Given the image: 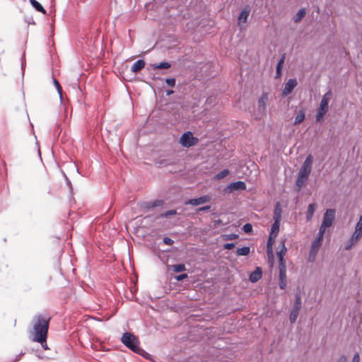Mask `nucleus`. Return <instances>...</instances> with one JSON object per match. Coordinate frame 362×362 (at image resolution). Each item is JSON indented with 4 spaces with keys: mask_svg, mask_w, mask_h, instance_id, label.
Segmentation results:
<instances>
[{
    "mask_svg": "<svg viewBox=\"0 0 362 362\" xmlns=\"http://www.w3.org/2000/svg\"><path fill=\"white\" fill-rule=\"evenodd\" d=\"M360 361V356L358 353H356L354 355V357L351 360V362H359Z\"/></svg>",
    "mask_w": 362,
    "mask_h": 362,
    "instance_id": "40",
    "label": "nucleus"
},
{
    "mask_svg": "<svg viewBox=\"0 0 362 362\" xmlns=\"http://www.w3.org/2000/svg\"><path fill=\"white\" fill-rule=\"evenodd\" d=\"M276 238V236L269 235V239L267 241V253H268L269 256L270 254H271V255H272V246L275 243Z\"/></svg>",
    "mask_w": 362,
    "mask_h": 362,
    "instance_id": "20",
    "label": "nucleus"
},
{
    "mask_svg": "<svg viewBox=\"0 0 362 362\" xmlns=\"http://www.w3.org/2000/svg\"><path fill=\"white\" fill-rule=\"evenodd\" d=\"M262 277V269L259 267H257L256 269L252 272L249 277L251 282L255 283L259 280Z\"/></svg>",
    "mask_w": 362,
    "mask_h": 362,
    "instance_id": "15",
    "label": "nucleus"
},
{
    "mask_svg": "<svg viewBox=\"0 0 362 362\" xmlns=\"http://www.w3.org/2000/svg\"><path fill=\"white\" fill-rule=\"evenodd\" d=\"M312 164L313 156L311 155H309L306 157L303 165H301L298 175H301L302 177H305L308 178L312 170Z\"/></svg>",
    "mask_w": 362,
    "mask_h": 362,
    "instance_id": "5",
    "label": "nucleus"
},
{
    "mask_svg": "<svg viewBox=\"0 0 362 362\" xmlns=\"http://www.w3.org/2000/svg\"><path fill=\"white\" fill-rule=\"evenodd\" d=\"M250 13V8L249 6H245L242 10L238 18V24L242 28L243 24L246 23L248 16Z\"/></svg>",
    "mask_w": 362,
    "mask_h": 362,
    "instance_id": "9",
    "label": "nucleus"
},
{
    "mask_svg": "<svg viewBox=\"0 0 362 362\" xmlns=\"http://www.w3.org/2000/svg\"><path fill=\"white\" fill-rule=\"evenodd\" d=\"M235 247V245L233 243H226L223 245V247L226 250H231Z\"/></svg>",
    "mask_w": 362,
    "mask_h": 362,
    "instance_id": "41",
    "label": "nucleus"
},
{
    "mask_svg": "<svg viewBox=\"0 0 362 362\" xmlns=\"http://www.w3.org/2000/svg\"><path fill=\"white\" fill-rule=\"evenodd\" d=\"M179 142L183 147L189 148L196 145L198 139L193 136L191 132H187L180 136Z\"/></svg>",
    "mask_w": 362,
    "mask_h": 362,
    "instance_id": "4",
    "label": "nucleus"
},
{
    "mask_svg": "<svg viewBox=\"0 0 362 362\" xmlns=\"http://www.w3.org/2000/svg\"><path fill=\"white\" fill-rule=\"evenodd\" d=\"M332 97L331 90L326 93L322 98L320 107L316 114V121L320 122L329 110V103Z\"/></svg>",
    "mask_w": 362,
    "mask_h": 362,
    "instance_id": "2",
    "label": "nucleus"
},
{
    "mask_svg": "<svg viewBox=\"0 0 362 362\" xmlns=\"http://www.w3.org/2000/svg\"><path fill=\"white\" fill-rule=\"evenodd\" d=\"M163 243H164L165 245H173V244L174 241H173L171 238H168V237H165V238H163Z\"/></svg>",
    "mask_w": 362,
    "mask_h": 362,
    "instance_id": "39",
    "label": "nucleus"
},
{
    "mask_svg": "<svg viewBox=\"0 0 362 362\" xmlns=\"http://www.w3.org/2000/svg\"><path fill=\"white\" fill-rule=\"evenodd\" d=\"M173 272L178 273L181 272H184L186 269V267L185 264H174L171 266Z\"/></svg>",
    "mask_w": 362,
    "mask_h": 362,
    "instance_id": "27",
    "label": "nucleus"
},
{
    "mask_svg": "<svg viewBox=\"0 0 362 362\" xmlns=\"http://www.w3.org/2000/svg\"><path fill=\"white\" fill-rule=\"evenodd\" d=\"M285 239L281 241L280 245L278 247V250L276 252V255L279 259V265H286V262L284 258L287 251V249L285 246Z\"/></svg>",
    "mask_w": 362,
    "mask_h": 362,
    "instance_id": "6",
    "label": "nucleus"
},
{
    "mask_svg": "<svg viewBox=\"0 0 362 362\" xmlns=\"http://www.w3.org/2000/svg\"><path fill=\"white\" fill-rule=\"evenodd\" d=\"M316 210V204H310L308 206V211L306 213V220L308 221H310L313 218V216Z\"/></svg>",
    "mask_w": 362,
    "mask_h": 362,
    "instance_id": "18",
    "label": "nucleus"
},
{
    "mask_svg": "<svg viewBox=\"0 0 362 362\" xmlns=\"http://www.w3.org/2000/svg\"><path fill=\"white\" fill-rule=\"evenodd\" d=\"M176 211L175 210H170V211H166L165 213H164L162 216L163 217H165V218H168V216H172V215H175L176 214Z\"/></svg>",
    "mask_w": 362,
    "mask_h": 362,
    "instance_id": "36",
    "label": "nucleus"
},
{
    "mask_svg": "<svg viewBox=\"0 0 362 362\" xmlns=\"http://www.w3.org/2000/svg\"><path fill=\"white\" fill-rule=\"evenodd\" d=\"M53 83L54 84V86L59 95V98H60V100H62V88L60 85V83L58 82L57 80H56L55 78H53Z\"/></svg>",
    "mask_w": 362,
    "mask_h": 362,
    "instance_id": "29",
    "label": "nucleus"
},
{
    "mask_svg": "<svg viewBox=\"0 0 362 362\" xmlns=\"http://www.w3.org/2000/svg\"><path fill=\"white\" fill-rule=\"evenodd\" d=\"M188 277V275L187 274H180V275H177V276H175V279L180 281H182L185 279H187Z\"/></svg>",
    "mask_w": 362,
    "mask_h": 362,
    "instance_id": "37",
    "label": "nucleus"
},
{
    "mask_svg": "<svg viewBox=\"0 0 362 362\" xmlns=\"http://www.w3.org/2000/svg\"><path fill=\"white\" fill-rule=\"evenodd\" d=\"M243 230L245 233H250L252 230V226L250 223H246L243 226Z\"/></svg>",
    "mask_w": 362,
    "mask_h": 362,
    "instance_id": "35",
    "label": "nucleus"
},
{
    "mask_svg": "<svg viewBox=\"0 0 362 362\" xmlns=\"http://www.w3.org/2000/svg\"><path fill=\"white\" fill-rule=\"evenodd\" d=\"M327 228V227H326V226H325L324 225L322 224L320 228L319 233L317 234V238H321V240H322L323 235H324Z\"/></svg>",
    "mask_w": 362,
    "mask_h": 362,
    "instance_id": "34",
    "label": "nucleus"
},
{
    "mask_svg": "<svg viewBox=\"0 0 362 362\" xmlns=\"http://www.w3.org/2000/svg\"><path fill=\"white\" fill-rule=\"evenodd\" d=\"M280 222L281 221H274L269 235L277 237L279 232Z\"/></svg>",
    "mask_w": 362,
    "mask_h": 362,
    "instance_id": "19",
    "label": "nucleus"
},
{
    "mask_svg": "<svg viewBox=\"0 0 362 362\" xmlns=\"http://www.w3.org/2000/svg\"><path fill=\"white\" fill-rule=\"evenodd\" d=\"M305 117V110L304 108L301 109L298 115L295 117L294 124L297 125L302 123Z\"/></svg>",
    "mask_w": 362,
    "mask_h": 362,
    "instance_id": "17",
    "label": "nucleus"
},
{
    "mask_svg": "<svg viewBox=\"0 0 362 362\" xmlns=\"http://www.w3.org/2000/svg\"><path fill=\"white\" fill-rule=\"evenodd\" d=\"M293 308L297 309V310H300V308H301V297H300V294H297L296 296V300L293 303Z\"/></svg>",
    "mask_w": 362,
    "mask_h": 362,
    "instance_id": "28",
    "label": "nucleus"
},
{
    "mask_svg": "<svg viewBox=\"0 0 362 362\" xmlns=\"http://www.w3.org/2000/svg\"><path fill=\"white\" fill-rule=\"evenodd\" d=\"M250 249L249 247H243L237 250V255L240 256H246L250 253Z\"/></svg>",
    "mask_w": 362,
    "mask_h": 362,
    "instance_id": "25",
    "label": "nucleus"
},
{
    "mask_svg": "<svg viewBox=\"0 0 362 362\" xmlns=\"http://www.w3.org/2000/svg\"><path fill=\"white\" fill-rule=\"evenodd\" d=\"M40 344L42 345V348L44 349H48L47 345V339H45V344H44V343L43 344L42 343H40Z\"/></svg>",
    "mask_w": 362,
    "mask_h": 362,
    "instance_id": "46",
    "label": "nucleus"
},
{
    "mask_svg": "<svg viewBox=\"0 0 362 362\" xmlns=\"http://www.w3.org/2000/svg\"><path fill=\"white\" fill-rule=\"evenodd\" d=\"M300 310L293 308L289 315V320L291 323H294L299 315Z\"/></svg>",
    "mask_w": 362,
    "mask_h": 362,
    "instance_id": "22",
    "label": "nucleus"
},
{
    "mask_svg": "<svg viewBox=\"0 0 362 362\" xmlns=\"http://www.w3.org/2000/svg\"><path fill=\"white\" fill-rule=\"evenodd\" d=\"M347 359L345 356H341L337 362H346Z\"/></svg>",
    "mask_w": 362,
    "mask_h": 362,
    "instance_id": "44",
    "label": "nucleus"
},
{
    "mask_svg": "<svg viewBox=\"0 0 362 362\" xmlns=\"http://www.w3.org/2000/svg\"><path fill=\"white\" fill-rule=\"evenodd\" d=\"M165 82H166V83H167L168 86H171V87H173V86H175V78H167V79L165 80Z\"/></svg>",
    "mask_w": 362,
    "mask_h": 362,
    "instance_id": "38",
    "label": "nucleus"
},
{
    "mask_svg": "<svg viewBox=\"0 0 362 362\" xmlns=\"http://www.w3.org/2000/svg\"><path fill=\"white\" fill-rule=\"evenodd\" d=\"M145 66V62L142 59H139L133 64L131 71L134 73H137L141 71Z\"/></svg>",
    "mask_w": 362,
    "mask_h": 362,
    "instance_id": "16",
    "label": "nucleus"
},
{
    "mask_svg": "<svg viewBox=\"0 0 362 362\" xmlns=\"http://www.w3.org/2000/svg\"><path fill=\"white\" fill-rule=\"evenodd\" d=\"M335 211L331 209H327L324 214L323 221L322 224L327 228L330 227L333 223Z\"/></svg>",
    "mask_w": 362,
    "mask_h": 362,
    "instance_id": "7",
    "label": "nucleus"
},
{
    "mask_svg": "<svg viewBox=\"0 0 362 362\" xmlns=\"http://www.w3.org/2000/svg\"><path fill=\"white\" fill-rule=\"evenodd\" d=\"M211 197L209 195H204L203 197L197 199H190L185 202L187 205L198 206L206 202H210Z\"/></svg>",
    "mask_w": 362,
    "mask_h": 362,
    "instance_id": "10",
    "label": "nucleus"
},
{
    "mask_svg": "<svg viewBox=\"0 0 362 362\" xmlns=\"http://www.w3.org/2000/svg\"><path fill=\"white\" fill-rule=\"evenodd\" d=\"M49 318L42 315H36L33 320V328L31 334L32 340L38 343L45 344L49 329Z\"/></svg>",
    "mask_w": 362,
    "mask_h": 362,
    "instance_id": "1",
    "label": "nucleus"
},
{
    "mask_svg": "<svg viewBox=\"0 0 362 362\" xmlns=\"http://www.w3.org/2000/svg\"><path fill=\"white\" fill-rule=\"evenodd\" d=\"M229 174V170L227 169L223 170L219 173L215 175V180H221L225 177H226Z\"/></svg>",
    "mask_w": 362,
    "mask_h": 362,
    "instance_id": "30",
    "label": "nucleus"
},
{
    "mask_svg": "<svg viewBox=\"0 0 362 362\" xmlns=\"http://www.w3.org/2000/svg\"><path fill=\"white\" fill-rule=\"evenodd\" d=\"M282 209L280 202H276L274 210V221H281Z\"/></svg>",
    "mask_w": 362,
    "mask_h": 362,
    "instance_id": "14",
    "label": "nucleus"
},
{
    "mask_svg": "<svg viewBox=\"0 0 362 362\" xmlns=\"http://www.w3.org/2000/svg\"><path fill=\"white\" fill-rule=\"evenodd\" d=\"M317 252H318V250L313 249V248L310 247V252H309V257H308L310 262H313V261L315 260V256H316Z\"/></svg>",
    "mask_w": 362,
    "mask_h": 362,
    "instance_id": "33",
    "label": "nucleus"
},
{
    "mask_svg": "<svg viewBox=\"0 0 362 362\" xmlns=\"http://www.w3.org/2000/svg\"><path fill=\"white\" fill-rule=\"evenodd\" d=\"M267 101L268 95L266 93H263L258 100V108L259 111L265 112Z\"/></svg>",
    "mask_w": 362,
    "mask_h": 362,
    "instance_id": "12",
    "label": "nucleus"
},
{
    "mask_svg": "<svg viewBox=\"0 0 362 362\" xmlns=\"http://www.w3.org/2000/svg\"><path fill=\"white\" fill-rule=\"evenodd\" d=\"M237 237H238L237 235L230 234V235H227V239L232 240V239L236 238Z\"/></svg>",
    "mask_w": 362,
    "mask_h": 362,
    "instance_id": "45",
    "label": "nucleus"
},
{
    "mask_svg": "<svg viewBox=\"0 0 362 362\" xmlns=\"http://www.w3.org/2000/svg\"><path fill=\"white\" fill-rule=\"evenodd\" d=\"M211 206H203V207H201L198 209L199 211H209L210 209Z\"/></svg>",
    "mask_w": 362,
    "mask_h": 362,
    "instance_id": "43",
    "label": "nucleus"
},
{
    "mask_svg": "<svg viewBox=\"0 0 362 362\" xmlns=\"http://www.w3.org/2000/svg\"><path fill=\"white\" fill-rule=\"evenodd\" d=\"M305 15V8H301L300 9L296 17H295V21L298 22L302 18H303Z\"/></svg>",
    "mask_w": 362,
    "mask_h": 362,
    "instance_id": "32",
    "label": "nucleus"
},
{
    "mask_svg": "<svg viewBox=\"0 0 362 362\" xmlns=\"http://www.w3.org/2000/svg\"><path fill=\"white\" fill-rule=\"evenodd\" d=\"M228 188L230 190H245L246 189V185L244 182L237 181L230 183L228 185Z\"/></svg>",
    "mask_w": 362,
    "mask_h": 362,
    "instance_id": "13",
    "label": "nucleus"
},
{
    "mask_svg": "<svg viewBox=\"0 0 362 362\" xmlns=\"http://www.w3.org/2000/svg\"><path fill=\"white\" fill-rule=\"evenodd\" d=\"M122 342L134 352L141 354L143 351L138 344V340L136 337L129 333L125 332L122 337Z\"/></svg>",
    "mask_w": 362,
    "mask_h": 362,
    "instance_id": "3",
    "label": "nucleus"
},
{
    "mask_svg": "<svg viewBox=\"0 0 362 362\" xmlns=\"http://www.w3.org/2000/svg\"><path fill=\"white\" fill-rule=\"evenodd\" d=\"M297 84L298 82L296 78H290L285 84L282 92L283 95L286 96L290 94L294 88L297 86Z\"/></svg>",
    "mask_w": 362,
    "mask_h": 362,
    "instance_id": "11",
    "label": "nucleus"
},
{
    "mask_svg": "<svg viewBox=\"0 0 362 362\" xmlns=\"http://www.w3.org/2000/svg\"><path fill=\"white\" fill-rule=\"evenodd\" d=\"M307 179L308 178L305 177H302L301 175H298L296 185L298 189H300L305 185Z\"/></svg>",
    "mask_w": 362,
    "mask_h": 362,
    "instance_id": "24",
    "label": "nucleus"
},
{
    "mask_svg": "<svg viewBox=\"0 0 362 362\" xmlns=\"http://www.w3.org/2000/svg\"><path fill=\"white\" fill-rule=\"evenodd\" d=\"M279 288L284 290L287 286L286 280V265H279Z\"/></svg>",
    "mask_w": 362,
    "mask_h": 362,
    "instance_id": "8",
    "label": "nucleus"
},
{
    "mask_svg": "<svg viewBox=\"0 0 362 362\" xmlns=\"http://www.w3.org/2000/svg\"><path fill=\"white\" fill-rule=\"evenodd\" d=\"M32 6L40 12H42V13H45L46 11L43 8V6L36 0H29Z\"/></svg>",
    "mask_w": 362,
    "mask_h": 362,
    "instance_id": "21",
    "label": "nucleus"
},
{
    "mask_svg": "<svg viewBox=\"0 0 362 362\" xmlns=\"http://www.w3.org/2000/svg\"><path fill=\"white\" fill-rule=\"evenodd\" d=\"M322 240H321V238H316L312 243L311 248L319 250L322 245Z\"/></svg>",
    "mask_w": 362,
    "mask_h": 362,
    "instance_id": "26",
    "label": "nucleus"
},
{
    "mask_svg": "<svg viewBox=\"0 0 362 362\" xmlns=\"http://www.w3.org/2000/svg\"><path fill=\"white\" fill-rule=\"evenodd\" d=\"M170 67V64L168 62H161L153 65V69H168Z\"/></svg>",
    "mask_w": 362,
    "mask_h": 362,
    "instance_id": "31",
    "label": "nucleus"
},
{
    "mask_svg": "<svg viewBox=\"0 0 362 362\" xmlns=\"http://www.w3.org/2000/svg\"><path fill=\"white\" fill-rule=\"evenodd\" d=\"M163 204V202L161 201V200H156L153 202V206H160Z\"/></svg>",
    "mask_w": 362,
    "mask_h": 362,
    "instance_id": "42",
    "label": "nucleus"
},
{
    "mask_svg": "<svg viewBox=\"0 0 362 362\" xmlns=\"http://www.w3.org/2000/svg\"><path fill=\"white\" fill-rule=\"evenodd\" d=\"M173 93V90H168L167 91V95H169L172 94Z\"/></svg>",
    "mask_w": 362,
    "mask_h": 362,
    "instance_id": "47",
    "label": "nucleus"
},
{
    "mask_svg": "<svg viewBox=\"0 0 362 362\" xmlns=\"http://www.w3.org/2000/svg\"><path fill=\"white\" fill-rule=\"evenodd\" d=\"M285 55L284 54L281 58L279 59L277 65H276V75L277 76H280L281 74V69L284 63Z\"/></svg>",
    "mask_w": 362,
    "mask_h": 362,
    "instance_id": "23",
    "label": "nucleus"
}]
</instances>
